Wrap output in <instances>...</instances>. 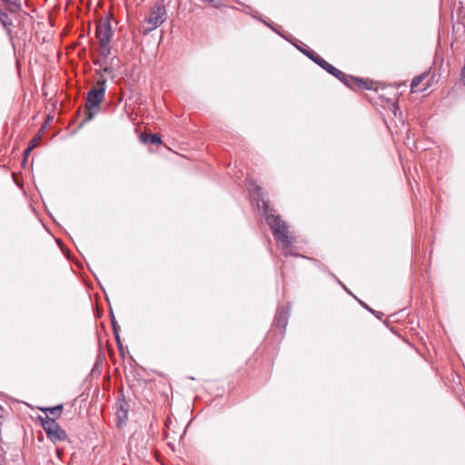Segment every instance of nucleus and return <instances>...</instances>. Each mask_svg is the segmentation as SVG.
<instances>
[{
  "instance_id": "f257e3e1",
  "label": "nucleus",
  "mask_w": 465,
  "mask_h": 465,
  "mask_svg": "<svg viewBox=\"0 0 465 465\" xmlns=\"http://www.w3.org/2000/svg\"><path fill=\"white\" fill-rule=\"evenodd\" d=\"M258 208H262L265 215V220L272 231V233L283 251L285 255L289 254L288 249L292 243L291 238L288 235V227L286 223L281 220L279 215H275L269 208V204L262 199V205L258 199Z\"/></svg>"
},
{
  "instance_id": "f03ea898",
  "label": "nucleus",
  "mask_w": 465,
  "mask_h": 465,
  "mask_svg": "<svg viewBox=\"0 0 465 465\" xmlns=\"http://www.w3.org/2000/svg\"><path fill=\"white\" fill-rule=\"evenodd\" d=\"M106 90V79L102 76L96 83V86L92 88L87 93L85 102V118L83 120L82 124L94 119L95 112L94 110L100 107L101 103L104 101Z\"/></svg>"
},
{
  "instance_id": "7ed1b4c3",
  "label": "nucleus",
  "mask_w": 465,
  "mask_h": 465,
  "mask_svg": "<svg viewBox=\"0 0 465 465\" xmlns=\"http://www.w3.org/2000/svg\"><path fill=\"white\" fill-rule=\"evenodd\" d=\"M39 420L44 430L47 435V438L54 443H56L57 441H63L67 439L65 430L58 425L54 419L46 415L45 418L40 417Z\"/></svg>"
},
{
  "instance_id": "20e7f679",
  "label": "nucleus",
  "mask_w": 465,
  "mask_h": 465,
  "mask_svg": "<svg viewBox=\"0 0 465 465\" xmlns=\"http://www.w3.org/2000/svg\"><path fill=\"white\" fill-rule=\"evenodd\" d=\"M166 20V10L164 6L155 5L148 18L145 20V23L148 24V26L144 27L145 33H150L159 25H161Z\"/></svg>"
},
{
  "instance_id": "39448f33",
  "label": "nucleus",
  "mask_w": 465,
  "mask_h": 465,
  "mask_svg": "<svg viewBox=\"0 0 465 465\" xmlns=\"http://www.w3.org/2000/svg\"><path fill=\"white\" fill-rule=\"evenodd\" d=\"M95 35L99 44L111 43L113 29L109 17L106 16L98 21Z\"/></svg>"
},
{
  "instance_id": "423d86ee",
  "label": "nucleus",
  "mask_w": 465,
  "mask_h": 465,
  "mask_svg": "<svg viewBox=\"0 0 465 465\" xmlns=\"http://www.w3.org/2000/svg\"><path fill=\"white\" fill-rule=\"evenodd\" d=\"M338 79L350 88H353V86L356 85L361 89H370V86L366 81L361 78L346 74L345 73L344 76H340Z\"/></svg>"
},
{
  "instance_id": "0eeeda50",
  "label": "nucleus",
  "mask_w": 465,
  "mask_h": 465,
  "mask_svg": "<svg viewBox=\"0 0 465 465\" xmlns=\"http://www.w3.org/2000/svg\"><path fill=\"white\" fill-rule=\"evenodd\" d=\"M288 322V310L284 308H279L275 319L274 323L281 330H284Z\"/></svg>"
},
{
  "instance_id": "6e6552de",
  "label": "nucleus",
  "mask_w": 465,
  "mask_h": 465,
  "mask_svg": "<svg viewBox=\"0 0 465 465\" xmlns=\"http://www.w3.org/2000/svg\"><path fill=\"white\" fill-rule=\"evenodd\" d=\"M320 66L327 71L331 75L335 76L336 78H339L340 76H344V73L341 70L337 69L331 64H329L327 61H320Z\"/></svg>"
},
{
  "instance_id": "1a4fd4ad",
  "label": "nucleus",
  "mask_w": 465,
  "mask_h": 465,
  "mask_svg": "<svg viewBox=\"0 0 465 465\" xmlns=\"http://www.w3.org/2000/svg\"><path fill=\"white\" fill-rule=\"evenodd\" d=\"M2 1L5 4L6 10L11 14L17 13L22 9L21 0H2Z\"/></svg>"
},
{
  "instance_id": "9d476101",
  "label": "nucleus",
  "mask_w": 465,
  "mask_h": 465,
  "mask_svg": "<svg viewBox=\"0 0 465 465\" xmlns=\"http://www.w3.org/2000/svg\"><path fill=\"white\" fill-rule=\"evenodd\" d=\"M0 24L5 28L7 33L10 34L11 27L14 26L13 20L9 17L7 12L4 11L0 13Z\"/></svg>"
},
{
  "instance_id": "9b49d317",
  "label": "nucleus",
  "mask_w": 465,
  "mask_h": 465,
  "mask_svg": "<svg viewBox=\"0 0 465 465\" xmlns=\"http://www.w3.org/2000/svg\"><path fill=\"white\" fill-rule=\"evenodd\" d=\"M302 53L304 54L307 57H309L312 61L317 64L320 66V61H325L319 54H317L314 51L301 49Z\"/></svg>"
},
{
  "instance_id": "f8f14e48",
  "label": "nucleus",
  "mask_w": 465,
  "mask_h": 465,
  "mask_svg": "<svg viewBox=\"0 0 465 465\" xmlns=\"http://www.w3.org/2000/svg\"><path fill=\"white\" fill-rule=\"evenodd\" d=\"M43 411H45V412H48L50 413L51 415L54 416V417H59L61 416V413H62V411H63V405H57V406H54V407H50V408H46V409H42Z\"/></svg>"
},
{
  "instance_id": "ddd939ff",
  "label": "nucleus",
  "mask_w": 465,
  "mask_h": 465,
  "mask_svg": "<svg viewBox=\"0 0 465 465\" xmlns=\"http://www.w3.org/2000/svg\"><path fill=\"white\" fill-rule=\"evenodd\" d=\"M101 49V55L104 59H107L111 54V45L110 43H103L99 44Z\"/></svg>"
},
{
  "instance_id": "4468645a",
  "label": "nucleus",
  "mask_w": 465,
  "mask_h": 465,
  "mask_svg": "<svg viewBox=\"0 0 465 465\" xmlns=\"http://www.w3.org/2000/svg\"><path fill=\"white\" fill-rule=\"evenodd\" d=\"M427 76L426 74H422L420 75L415 76L411 84V92L414 93L416 88L420 85V84L423 81V79Z\"/></svg>"
},
{
  "instance_id": "2eb2a0df",
  "label": "nucleus",
  "mask_w": 465,
  "mask_h": 465,
  "mask_svg": "<svg viewBox=\"0 0 465 465\" xmlns=\"http://www.w3.org/2000/svg\"><path fill=\"white\" fill-rule=\"evenodd\" d=\"M143 142H145V143L148 142V143H150L152 144H156V145L162 143L161 137L157 134H150L148 137L143 139Z\"/></svg>"
},
{
  "instance_id": "dca6fc26",
  "label": "nucleus",
  "mask_w": 465,
  "mask_h": 465,
  "mask_svg": "<svg viewBox=\"0 0 465 465\" xmlns=\"http://www.w3.org/2000/svg\"><path fill=\"white\" fill-rule=\"evenodd\" d=\"M127 413H128V410L126 408V403L125 402L121 403L118 408V411H117L119 419H122V420L127 419Z\"/></svg>"
},
{
  "instance_id": "f3484780",
  "label": "nucleus",
  "mask_w": 465,
  "mask_h": 465,
  "mask_svg": "<svg viewBox=\"0 0 465 465\" xmlns=\"http://www.w3.org/2000/svg\"><path fill=\"white\" fill-rule=\"evenodd\" d=\"M112 323H113V327H114V332L116 342H117V344L119 346V349L122 350V343H121V341H120V336L118 334V331H117V329H116V323L114 322V317L112 319Z\"/></svg>"
},
{
  "instance_id": "a211bd4d",
  "label": "nucleus",
  "mask_w": 465,
  "mask_h": 465,
  "mask_svg": "<svg viewBox=\"0 0 465 465\" xmlns=\"http://www.w3.org/2000/svg\"><path fill=\"white\" fill-rule=\"evenodd\" d=\"M41 139V134L39 133L35 137H34L28 145H34V149L38 145L39 141Z\"/></svg>"
},
{
  "instance_id": "6ab92c4d",
  "label": "nucleus",
  "mask_w": 465,
  "mask_h": 465,
  "mask_svg": "<svg viewBox=\"0 0 465 465\" xmlns=\"http://www.w3.org/2000/svg\"><path fill=\"white\" fill-rule=\"evenodd\" d=\"M34 150V145H28L27 148L24 152V163L26 161L30 153Z\"/></svg>"
},
{
  "instance_id": "aec40b11",
  "label": "nucleus",
  "mask_w": 465,
  "mask_h": 465,
  "mask_svg": "<svg viewBox=\"0 0 465 465\" xmlns=\"http://www.w3.org/2000/svg\"><path fill=\"white\" fill-rule=\"evenodd\" d=\"M112 71H113V70H112V68H111V67H109V66H104V68L100 69V70L98 71V74H99V75H100V78H99V79H101V78H102V76H103V77H104V74H103V73H112Z\"/></svg>"
},
{
  "instance_id": "412c9836",
  "label": "nucleus",
  "mask_w": 465,
  "mask_h": 465,
  "mask_svg": "<svg viewBox=\"0 0 465 465\" xmlns=\"http://www.w3.org/2000/svg\"><path fill=\"white\" fill-rule=\"evenodd\" d=\"M261 187L257 186L253 192L254 194H257V196L261 193Z\"/></svg>"
},
{
  "instance_id": "4be33fe9",
  "label": "nucleus",
  "mask_w": 465,
  "mask_h": 465,
  "mask_svg": "<svg viewBox=\"0 0 465 465\" xmlns=\"http://www.w3.org/2000/svg\"><path fill=\"white\" fill-rule=\"evenodd\" d=\"M399 106L396 105V104H393V114L396 115V113H398V110H399Z\"/></svg>"
},
{
  "instance_id": "5701e85b",
  "label": "nucleus",
  "mask_w": 465,
  "mask_h": 465,
  "mask_svg": "<svg viewBox=\"0 0 465 465\" xmlns=\"http://www.w3.org/2000/svg\"><path fill=\"white\" fill-rule=\"evenodd\" d=\"M366 309L374 314L376 313V312L374 310L371 309L369 306Z\"/></svg>"
},
{
  "instance_id": "b1692460",
  "label": "nucleus",
  "mask_w": 465,
  "mask_h": 465,
  "mask_svg": "<svg viewBox=\"0 0 465 465\" xmlns=\"http://www.w3.org/2000/svg\"><path fill=\"white\" fill-rule=\"evenodd\" d=\"M101 63L99 61H94V64H100Z\"/></svg>"
},
{
  "instance_id": "393cba45",
  "label": "nucleus",
  "mask_w": 465,
  "mask_h": 465,
  "mask_svg": "<svg viewBox=\"0 0 465 465\" xmlns=\"http://www.w3.org/2000/svg\"><path fill=\"white\" fill-rule=\"evenodd\" d=\"M361 303L365 308H367V307H368V305H367V304H364L363 302H361Z\"/></svg>"
},
{
  "instance_id": "a878e982",
  "label": "nucleus",
  "mask_w": 465,
  "mask_h": 465,
  "mask_svg": "<svg viewBox=\"0 0 465 465\" xmlns=\"http://www.w3.org/2000/svg\"><path fill=\"white\" fill-rule=\"evenodd\" d=\"M3 12V9L0 7V13Z\"/></svg>"
}]
</instances>
